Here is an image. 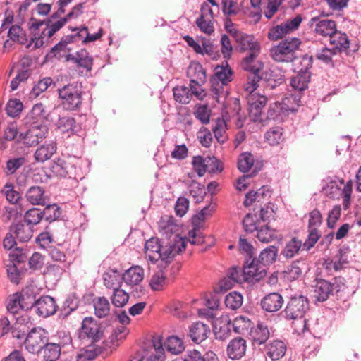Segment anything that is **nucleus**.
Segmentation results:
<instances>
[{
  "mask_svg": "<svg viewBox=\"0 0 361 361\" xmlns=\"http://www.w3.org/2000/svg\"><path fill=\"white\" fill-rule=\"evenodd\" d=\"M330 44L333 46V49L338 54L345 51L348 56L351 52H355L357 50L356 47L351 50L350 49V40L347 35L341 31H336L330 37Z\"/></svg>",
  "mask_w": 361,
  "mask_h": 361,
  "instance_id": "nucleus-12",
  "label": "nucleus"
},
{
  "mask_svg": "<svg viewBox=\"0 0 361 361\" xmlns=\"http://www.w3.org/2000/svg\"><path fill=\"white\" fill-rule=\"evenodd\" d=\"M294 73L295 75L290 78V85L293 90L304 94L305 91L308 89L312 75L299 71Z\"/></svg>",
  "mask_w": 361,
  "mask_h": 361,
  "instance_id": "nucleus-24",
  "label": "nucleus"
},
{
  "mask_svg": "<svg viewBox=\"0 0 361 361\" xmlns=\"http://www.w3.org/2000/svg\"><path fill=\"white\" fill-rule=\"evenodd\" d=\"M166 283V276L163 269L156 271L149 282L151 288L154 290H160Z\"/></svg>",
  "mask_w": 361,
  "mask_h": 361,
  "instance_id": "nucleus-48",
  "label": "nucleus"
},
{
  "mask_svg": "<svg viewBox=\"0 0 361 361\" xmlns=\"http://www.w3.org/2000/svg\"><path fill=\"white\" fill-rule=\"evenodd\" d=\"M173 92L175 100L180 104H188L192 97L190 87L189 88L184 85L175 87L173 89Z\"/></svg>",
  "mask_w": 361,
  "mask_h": 361,
  "instance_id": "nucleus-39",
  "label": "nucleus"
},
{
  "mask_svg": "<svg viewBox=\"0 0 361 361\" xmlns=\"http://www.w3.org/2000/svg\"><path fill=\"white\" fill-rule=\"evenodd\" d=\"M206 164V172L210 173H220L223 171V164L214 157L208 156L204 158Z\"/></svg>",
  "mask_w": 361,
  "mask_h": 361,
  "instance_id": "nucleus-56",
  "label": "nucleus"
},
{
  "mask_svg": "<svg viewBox=\"0 0 361 361\" xmlns=\"http://www.w3.org/2000/svg\"><path fill=\"white\" fill-rule=\"evenodd\" d=\"M301 43L298 37L285 38L269 49L270 56L276 62L291 63L298 58L296 51Z\"/></svg>",
  "mask_w": 361,
  "mask_h": 361,
  "instance_id": "nucleus-3",
  "label": "nucleus"
},
{
  "mask_svg": "<svg viewBox=\"0 0 361 361\" xmlns=\"http://www.w3.org/2000/svg\"><path fill=\"white\" fill-rule=\"evenodd\" d=\"M42 212L37 208H32L27 210L25 214V221L29 225H36L43 217Z\"/></svg>",
  "mask_w": 361,
  "mask_h": 361,
  "instance_id": "nucleus-59",
  "label": "nucleus"
},
{
  "mask_svg": "<svg viewBox=\"0 0 361 361\" xmlns=\"http://www.w3.org/2000/svg\"><path fill=\"white\" fill-rule=\"evenodd\" d=\"M254 161V157L250 153H242L238 158V167L240 171L247 172L252 168Z\"/></svg>",
  "mask_w": 361,
  "mask_h": 361,
  "instance_id": "nucleus-51",
  "label": "nucleus"
},
{
  "mask_svg": "<svg viewBox=\"0 0 361 361\" xmlns=\"http://www.w3.org/2000/svg\"><path fill=\"white\" fill-rule=\"evenodd\" d=\"M288 116L283 106L279 102L271 104L267 110V118L276 122H281Z\"/></svg>",
  "mask_w": 361,
  "mask_h": 361,
  "instance_id": "nucleus-36",
  "label": "nucleus"
},
{
  "mask_svg": "<svg viewBox=\"0 0 361 361\" xmlns=\"http://www.w3.org/2000/svg\"><path fill=\"white\" fill-rule=\"evenodd\" d=\"M15 233L16 238L21 242H27L32 237L31 228L23 224L16 225Z\"/></svg>",
  "mask_w": 361,
  "mask_h": 361,
  "instance_id": "nucleus-61",
  "label": "nucleus"
},
{
  "mask_svg": "<svg viewBox=\"0 0 361 361\" xmlns=\"http://www.w3.org/2000/svg\"><path fill=\"white\" fill-rule=\"evenodd\" d=\"M42 214L47 221L51 222L60 217L61 212L56 204H52L47 205Z\"/></svg>",
  "mask_w": 361,
  "mask_h": 361,
  "instance_id": "nucleus-55",
  "label": "nucleus"
},
{
  "mask_svg": "<svg viewBox=\"0 0 361 361\" xmlns=\"http://www.w3.org/2000/svg\"><path fill=\"white\" fill-rule=\"evenodd\" d=\"M23 108V103L18 99H10L6 106V111L8 116L16 117L20 115Z\"/></svg>",
  "mask_w": 361,
  "mask_h": 361,
  "instance_id": "nucleus-52",
  "label": "nucleus"
},
{
  "mask_svg": "<svg viewBox=\"0 0 361 361\" xmlns=\"http://www.w3.org/2000/svg\"><path fill=\"white\" fill-rule=\"evenodd\" d=\"M42 350L45 361H55L59 358L61 353L60 345L53 343L47 342Z\"/></svg>",
  "mask_w": 361,
  "mask_h": 361,
  "instance_id": "nucleus-42",
  "label": "nucleus"
},
{
  "mask_svg": "<svg viewBox=\"0 0 361 361\" xmlns=\"http://www.w3.org/2000/svg\"><path fill=\"white\" fill-rule=\"evenodd\" d=\"M51 20L52 19L50 18L47 19V20H49V23H47L46 28L42 32V34L47 35L48 38H51L56 32L60 30L64 26L60 19L55 23H52Z\"/></svg>",
  "mask_w": 361,
  "mask_h": 361,
  "instance_id": "nucleus-62",
  "label": "nucleus"
},
{
  "mask_svg": "<svg viewBox=\"0 0 361 361\" xmlns=\"http://www.w3.org/2000/svg\"><path fill=\"white\" fill-rule=\"evenodd\" d=\"M313 64V56L307 54L302 56L299 64L295 68L294 71H299V73H306V74L311 75V68Z\"/></svg>",
  "mask_w": 361,
  "mask_h": 361,
  "instance_id": "nucleus-50",
  "label": "nucleus"
},
{
  "mask_svg": "<svg viewBox=\"0 0 361 361\" xmlns=\"http://www.w3.org/2000/svg\"><path fill=\"white\" fill-rule=\"evenodd\" d=\"M48 341V332L42 327H35L27 335L24 344L29 353L38 354L42 350Z\"/></svg>",
  "mask_w": 361,
  "mask_h": 361,
  "instance_id": "nucleus-6",
  "label": "nucleus"
},
{
  "mask_svg": "<svg viewBox=\"0 0 361 361\" xmlns=\"http://www.w3.org/2000/svg\"><path fill=\"white\" fill-rule=\"evenodd\" d=\"M99 351L93 346L87 349H81L76 356V361H92L96 358Z\"/></svg>",
  "mask_w": 361,
  "mask_h": 361,
  "instance_id": "nucleus-60",
  "label": "nucleus"
},
{
  "mask_svg": "<svg viewBox=\"0 0 361 361\" xmlns=\"http://www.w3.org/2000/svg\"><path fill=\"white\" fill-rule=\"evenodd\" d=\"M180 361H218V358L212 351L207 352L202 355L199 351L192 350L188 351Z\"/></svg>",
  "mask_w": 361,
  "mask_h": 361,
  "instance_id": "nucleus-33",
  "label": "nucleus"
},
{
  "mask_svg": "<svg viewBox=\"0 0 361 361\" xmlns=\"http://www.w3.org/2000/svg\"><path fill=\"white\" fill-rule=\"evenodd\" d=\"M145 271L140 266H133L122 275L124 282L130 286L139 285L144 279Z\"/></svg>",
  "mask_w": 361,
  "mask_h": 361,
  "instance_id": "nucleus-25",
  "label": "nucleus"
},
{
  "mask_svg": "<svg viewBox=\"0 0 361 361\" xmlns=\"http://www.w3.org/2000/svg\"><path fill=\"white\" fill-rule=\"evenodd\" d=\"M285 82V75L279 68L269 69L259 75L257 74L249 75L244 89L247 92H254L259 83L266 89L274 90Z\"/></svg>",
  "mask_w": 361,
  "mask_h": 361,
  "instance_id": "nucleus-2",
  "label": "nucleus"
},
{
  "mask_svg": "<svg viewBox=\"0 0 361 361\" xmlns=\"http://www.w3.org/2000/svg\"><path fill=\"white\" fill-rule=\"evenodd\" d=\"M270 333L267 326L259 323L254 331H252V337L255 343L261 345L265 343L269 338Z\"/></svg>",
  "mask_w": 361,
  "mask_h": 361,
  "instance_id": "nucleus-38",
  "label": "nucleus"
},
{
  "mask_svg": "<svg viewBox=\"0 0 361 361\" xmlns=\"http://www.w3.org/2000/svg\"><path fill=\"white\" fill-rule=\"evenodd\" d=\"M61 104L67 111L78 110L82 105V92L77 85L69 83L58 90Z\"/></svg>",
  "mask_w": 361,
  "mask_h": 361,
  "instance_id": "nucleus-5",
  "label": "nucleus"
},
{
  "mask_svg": "<svg viewBox=\"0 0 361 361\" xmlns=\"http://www.w3.org/2000/svg\"><path fill=\"white\" fill-rule=\"evenodd\" d=\"M56 126L61 133L75 134L78 129L75 119L71 116L60 117L56 123Z\"/></svg>",
  "mask_w": 361,
  "mask_h": 361,
  "instance_id": "nucleus-31",
  "label": "nucleus"
},
{
  "mask_svg": "<svg viewBox=\"0 0 361 361\" xmlns=\"http://www.w3.org/2000/svg\"><path fill=\"white\" fill-rule=\"evenodd\" d=\"M247 348L246 341L242 338H235L231 340L227 346V354L232 360H238L245 354Z\"/></svg>",
  "mask_w": 361,
  "mask_h": 361,
  "instance_id": "nucleus-20",
  "label": "nucleus"
},
{
  "mask_svg": "<svg viewBox=\"0 0 361 361\" xmlns=\"http://www.w3.org/2000/svg\"><path fill=\"white\" fill-rule=\"evenodd\" d=\"M333 286L326 280L319 279L317 282L314 291V297L318 301L323 302L326 300L334 290Z\"/></svg>",
  "mask_w": 361,
  "mask_h": 361,
  "instance_id": "nucleus-29",
  "label": "nucleus"
},
{
  "mask_svg": "<svg viewBox=\"0 0 361 361\" xmlns=\"http://www.w3.org/2000/svg\"><path fill=\"white\" fill-rule=\"evenodd\" d=\"M56 152V144L54 142L49 143L45 142L39 148H38L35 153V157L37 161L44 162L49 159L53 154Z\"/></svg>",
  "mask_w": 361,
  "mask_h": 361,
  "instance_id": "nucleus-30",
  "label": "nucleus"
},
{
  "mask_svg": "<svg viewBox=\"0 0 361 361\" xmlns=\"http://www.w3.org/2000/svg\"><path fill=\"white\" fill-rule=\"evenodd\" d=\"M286 351V347L281 341H274L267 345V354L273 360L282 357Z\"/></svg>",
  "mask_w": 361,
  "mask_h": 361,
  "instance_id": "nucleus-34",
  "label": "nucleus"
},
{
  "mask_svg": "<svg viewBox=\"0 0 361 361\" xmlns=\"http://www.w3.org/2000/svg\"><path fill=\"white\" fill-rule=\"evenodd\" d=\"M213 326L214 334L219 338L228 336L232 326L231 321L228 315H222L214 319Z\"/></svg>",
  "mask_w": 361,
  "mask_h": 361,
  "instance_id": "nucleus-27",
  "label": "nucleus"
},
{
  "mask_svg": "<svg viewBox=\"0 0 361 361\" xmlns=\"http://www.w3.org/2000/svg\"><path fill=\"white\" fill-rule=\"evenodd\" d=\"M235 332L238 334H243L245 331H247L250 326L251 322L246 317L239 316L237 317L233 322H231Z\"/></svg>",
  "mask_w": 361,
  "mask_h": 361,
  "instance_id": "nucleus-53",
  "label": "nucleus"
},
{
  "mask_svg": "<svg viewBox=\"0 0 361 361\" xmlns=\"http://www.w3.org/2000/svg\"><path fill=\"white\" fill-rule=\"evenodd\" d=\"M260 50H252L241 62V67L243 70L250 73V75L259 73L263 67V63L260 61H255L256 57L259 54Z\"/></svg>",
  "mask_w": 361,
  "mask_h": 361,
  "instance_id": "nucleus-23",
  "label": "nucleus"
},
{
  "mask_svg": "<svg viewBox=\"0 0 361 361\" xmlns=\"http://www.w3.org/2000/svg\"><path fill=\"white\" fill-rule=\"evenodd\" d=\"M103 280L106 288H114L120 283L121 274L116 269H109L103 274Z\"/></svg>",
  "mask_w": 361,
  "mask_h": 361,
  "instance_id": "nucleus-44",
  "label": "nucleus"
},
{
  "mask_svg": "<svg viewBox=\"0 0 361 361\" xmlns=\"http://www.w3.org/2000/svg\"><path fill=\"white\" fill-rule=\"evenodd\" d=\"M302 18L301 15L298 14L295 16L293 18L288 19L284 23H282L285 30L287 34L295 31L298 29L300 23H302Z\"/></svg>",
  "mask_w": 361,
  "mask_h": 361,
  "instance_id": "nucleus-64",
  "label": "nucleus"
},
{
  "mask_svg": "<svg viewBox=\"0 0 361 361\" xmlns=\"http://www.w3.org/2000/svg\"><path fill=\"white\" fill-rule=\"evenodd\" d=\"M187 75L190 78V84L204 85L207 80L206 71L197 62L191 63L188 68Z\"/></svg>",
  "mask_w": 361,
  "mask_h": 361,
  "instance_id": "nucleus-22",
  "label": "nucleus"
},
{
  "mask_svg": "<svg viewBox=\"0 0 361 361\" xmlns=\"http://www.w3.org/2000/svg\"><path fill=\"white\" fill-rule=\"evenodd\" d=\"M278 255V249L275 246H269L262 250L259 255L260 263L264 265L274 262Z\"/></svg>",
  "mask_w": 361,
  "mask_h": 361,
  "instance_id": "nucleus-43",
  "label": "nucleus"
},
{
  "mask_svg": "<svg viewBox=\"0 0 361 361\" xmlns=\"http://www.w3.org/2000/svg\"><path fill=\"white\" fill-rule=\"evenodd\" d=\"M186 243L185 238L178 235L166 245H163L157 238H151L145 244V258L152 264L159 263L160 267L165 268L176 255L185 250Z\"/></svg>",
  "mask_w": 361,
  "mask_h": 361,
  "instance_id": "nucleus-1",
  "label": "nucleus"
},
{
  "mask_svg": "<svg viewBox=\"0 0 361 361\" xmlns=\"http://www.w3.org/2000/svg\"><path fill=\"white\" fill-rule=\"evenodd\" d=\"M147 361H164V349L159 337H153L147 350H145Z\"/></svg>",
  "mask_w": 361,
  "mask_h": 361,
  "instance_id": "nucleus-17",
  "label": "nucleus"
},
{
  "mask_svg": "<svg viewBox=\"0 0 361 361\" xmlns=\"http://www.w3.org/2000/svg\"><path fill=\"white\" fill-rule=\"evenodd\" d=\"M23 130L19 135H45L48 133L47 126L32 116H27L23 120Z\"/></svg>",
  "mask_w": 361,
  "mask_h": 361,
  "instance_id": "nucleus-10",
  "label": "nucleus"
},
{
  "mask_svg": "<svg viewBox=\"0 0 361 361\" xmlns=\"http://www.w3.org/2000/svg\"><path fill=\"white\" fill-rule=\"evenodd\" d=\"M283 304V298L279 293H271L261 300L262 308L266 312H275L279 310Z\"/></svg>",
  "mask_w": 361,
  "mask_h": 361,
  "instance_id": "nucleus-18",
  "label": "nucleus"
},
{
  "mask_svg": "<svg viewBox=\"0 0 361 361\" xmlns=\"http://www.w3.org/2000/svg\"><path fill=\"white\" fill-rule=\"evenodd\" d=\"M337 53L333 49L324 47L320 51L316 54V58L326 64L332 63V56Z\"/></svg>",
  "mask_w": 361,
  "mask_h": 361,
  "instance_id": "nucleus-63",
  "label": "nucleus"
},
{
  "mask_svg": "<svg viewBox=\"0 0 361 361\" xmlns=\"http://www.w3.org/2000/svg\"><path fill=\"white\" fill-rule=\"evenodd\" d=\"M194 114L196 118L200 120L202 124L209 123L211 109L207 104L195 105Z\"/></svg>",
  "mask_w": 361,
  "mask_h": 361,
  "instance_id": "nucleus-46",
  "label": "nucleus"
},
{
  "mask_svg": "<svg viewBox=\"0 0 361 361\" xmlns=\"http://www.w3.org/2000/svg\"><path fill=\"white\" fill-rule=\"evenodd\" d=\"M311 26L315 25L314 32L323 37H331L337 30L336 23L333 20H320L319 16L313 17L310 20Z\"/></svg>",
  "mask_w": 361,
  "mask_h": 361,
  "instance_id": "nucleus-13",
  "label": "nucleus"
},
{
  "mask_svg": "<svg viewBox=\"0 0 361 361\" xmlns=\"http://www.w3.org/2000/svg\"><path fill=\"white\" fill-rule=\"evenodd\" d=\"M128 332V329L124 326L117 327L109 338V342L111 343L109 348L115 349L118 345V342L126 338Z\"/></svg>",
  "mask_w": 361,
  "mask_h": 361,
  "instance_id": "nucleus-47",
  "label": "nucleus"
},
{
  "mask_svg": "<svg viewBox=\"0 0 361 361\" xmlns=\"http://www.w3.org/2000/svg\"><path fill=\"white\" fill-rule=\"evenodd\" d=\"M18 300L19 307L22 310H29L34 305L36 307L37 300L33 293L29 290H23L21 293H16V300Z\"/></svg>",
  "mask_w": 361,
  "mask_h": 361,
  "instance_id": "nucleus-32",
  "label": "nucleus"
},
{
  "mask_svg": "<svg viewBox=\"0 0 361 361\" xmlns=\"http://www.w3.org/2000/svg\"><path fill=\"white\" fill-rule=\"evenodd\" d=\"M66 61H72L77 67L82 68L89 73L91 71L93 66V59L85 49L76 51L75 55L68 54L66 56Z\"/></svg>",
  "mask_w": 361,
  "mask_h": 361,
  "instance_id": "nucleus-14",
  "label": "nucleus"
},
{
  "mask_svg": "<svg viewBox=\"0 0 361 361\" xmlns=\"http://www.w3.org/2000/svg\"><path fill=\"white\" fill-rule=\"evenodd\" d=\"M102 336V332L93 317H85L80 330V337L91 339L92 343L98 341Z\"/></svg>",
  "mask_w": 361,
  "mask_h": 361,
  "instance_id": "nucleus-11",
  "label": "nucleus"
},
{
  "mask_svg": "<svg viewBox=\"0 0 361 361\" xmlns=\"http://www.w3.org/2000/svg\"><path fill=\"white\" fill-rule=\"evenodd\" d=\"M83 31H87V27L82 26L79 32H77L75 34L68 35L63 36L59 42L55 44L50 50L49 55L50 57H54L57 59H60L62 57L61 54V51H70V49L67 48V46L75 42H78L83 38Z\"/></svg>",
  "mask_w": 361,
  "mask_h": 361,
  "instance_id": "nucleus-8",
  "label": "nucleus"
},
{
  "mask_svg": "<svg viewBox=\"0 0 361 361\" xmlns=\"http://www.w3.org/2000/svg\"><path fill=\"white\" fill-rule=\"evenodd\" d=\"M233 71L226 61V66H217L214 68V73L210 78L211 92L213 98L217 103H220L221 98H226L228 91L225 86L232 80Z\"/></svg>",
  "mask_w": 361,
  "mask_h": 361,
  "instance_id": "nucleus-4",
  "label": "nucleus"
},
{
  "mask_svg": "<svg viewBox=\"0 0 361 361\" xmlns=\"http://www.w3.org/2000/svg\"><path fill=\"white\" fill-rule=\"evenodd\" d=\"M285 277L289 281L297 279L302 274V269L299 261H294L284 271Z\"/></svg>",
  "mask_w": 361,
  "mask_h": 361,
  "instance_id": "nucleus-58",
  "label": "nucleus"
},
{
  "mask_svg": "<svg viewBox=\"0 0 361 361\" xmlns=\"http://www.w3.org/2000/svg\"><path fill=\"white\" fill-rule=\"evenodd\" d=\"M309 309V302L303 295L292 297L285 309L286 318L289 319H301Z\"/></svg>",
  "mask_w": 361,
  "mask_h": 361,
  "instance_id": "nucleus-7",
  "label": "nucleus"
},
{
  "mask_svg": "<svg viewBox=\"0 0 361 361\" xmlns=\"http://www.w3.org/2000/svg\"><path fill=\"white\" fill-rule=\"evenodd\" d=\"M27 200L33 205H44L47 202V197L44 190L39 186H32L26 192Z\"/></svg>",
  "mask_w": 361,
  "mask_h": 361,
  "instance_id": "nucleus-28",
  "label": "nucleus"
},
{
  "mask_svg": "<svg viewBox=\"0 0 361 361\" xmlns=\"http://www.w3.org/2000/svg\"><path fill=\"white\" fill-rule=\"evenodd\" d=\"M111 300L115 307H123L128 302L129 295L122 289L114 288Z\"/></svg>",
  "mask_w": 361,
  "mask_h": 361,
  "instance_id": "nucleus-45",
  "label": "nucleus"
},
{
  "mask_svg": "<svg viewBox=\"0 0 361 361\" xmlns=\"http://www.w3.org/2000/svg\"><path fill=\"white\" fill-rule=\"evenodd\" d=\"M303 248L302 241L296 237L292 238L286 243L281 255L286 259L293 258L297 255L301 248Z\"/></svg>",
  "mask_w": 361,
  "mask_h": 361,
  "instance_id": "nucleus-35",
  "label": "nucleus"
},
{
  "mask_svg": "<svg viewBox=\"0 0 361 361\" xmlns=\"http://www.w3.org/2000/svg\"><path fill=\"white\" fill-rule=\"evenodd\" d=\"M253 92H248L249 96L247 98L249 116L255 122L262 121V109L267 102V98Z\"/></svg>",
  "mask_w": 361,
  "mask_h": 361,
  "instance_id": "nucleus-9",
  "label": "nucleus"
},
{
  "mask_svg": "<svg viewBox=\"0 0 361 361\" xmlns=\"http://www.w3.org/2000/svg\"><path fill=\"white\" fill-rule=\"evenodd\" d=\"M37 312L39 315L47 317L54 314L57 310L54 299L50 296H43L37 300Z\"/></svg>",
  "mask_w": 361,
  "mask_h": 361,
  "instance_id": "nucleus-19",
  "label": "nucleus"
},
{
  "mask_svg": "<svg viewBox=\"0 0 361 361\" xmlns=\"http://www.w3.org/2000/svg\"><path fill=\"white\" fill-rule=\"evenodd\" d=\"M165 347L169 353L174 355L182 353L185 349L183 341L176 336H171L167 338Z\"/></svg>",
  "mask_w": 361,
  "mask_h": 361,
  "instance_id": "nucleus-40",
  "label": "nucleus"
},
{
  "mask_svg": "<svg viewBox=\"0 0 361 361\" xmlns=\"http://www.w3.org/2000/svg\"><path fill=\"white\" fill-rule=\"evenodd\" d=\"M308 236L303 243V250H309L314 246L321 237V232L319 228H308Z\"/></svg>",
  "mask_w": 361,
  "mask_h": 361,
  "instance_id": "nucleus-57",
  "label": "nucleus"
},
{
  "mask_svg": "<svg viewBox=\"0 0 361 361\" xmlns=\"http://www.w3.org/2000/svg\"><path fill=\"white\" fill-rule=\"evenodd\" d=\"M93 305L95 315L99 318L106 317L110 314V304L105 297H98L94 299Z\"/></svg>",
  "mask_w": 361,
  "mask_h": 361,
  "instance_id": "nucleus-37",
  "label": "nucleus"
},
{
  "mask_svg": "<svg viewBox=\"0 0 361 361\" xmlns=\"http://www.w3.org/2000/svg\"><path fill=\"white\" fill-rule=\"evenodd\" d=\"M302 96L303 94L295 91V92L287 93L284 96L281 104L288 115L298 110L302 104L301 99Z\"/></svg>",
  "mask_w": 361,
  "mask_h": 361,
  "instance_id": "nucleus-21",
  "label": "nucleus"
},
{
  "mask_svg": "<svg viewBox=\"0 0 361 361\" xmlns=\"http://www.w3.org/2000/svg\"><path fill=\"white\" fill-rule=\"evenodd\" d=\"M257 238L262 243H269L279 237V232L266 225L257 230Z\"/></svg>",
  "mask_w": 361,
  "mask_h": 361,
  "instance_id": "nucleus-41",
  "label": "nucleus"
},
{
  "mask_svg": "<svg viewBox=\"0 0 361 361\" xmlns=\"http://www.w3.org/2000/svg\"><path fill=\"white\" fill-rule=\"evenodd\" d=\"M53 80L49 77H46L40 80L35 84L30 92V98L38 97L42 92L46 91L47 88L52 84Z\"/></svg>",
  "mask_w": 361,
  "mask_h": 361,
  "instance_id": "nucleus-49",
  "label": "nucleus"
},
{
  "mask_svg": "<svg viewBox=\"0 0 361 361\" xmlns=\"http://www.w3.org/2000/svg\"><path fill=\"white\" fill-rule=\"evenodd\" d=\"M267 274L266 269L255 260L244 266L243 269V280L246 281H258Z\"/></svg>",
  "mask_w": 361,
  "mask_h": 361,
  "instance_id": "nucleus-15",
  "label": "nucleus"
},
{
  "mask_svg": "<svg viewBox=\"0 0 361 361\" xmlns=\"http://www.w3.org/2000/svg\"><path fill=\"white\" fill-rule=\"evenodd\" d=\"M225 304L227 307L236 310L243 304V296L237 292H231L226 296Z\"/></svg>",
  "mask_w": 361,
  "mask_h": 361,
  "instance_id": "nucleus-54",
  "label": "nucleus"
},
{
  "mask_svg": "<svg viewBox=\"0 0 361 361\" xmlns=\"http://www.w3.org/2000/svg\"><path fill=\"white\" fill-rule=\"evenodd\" d=\"M209 333V326L201 322L192 324L189 330V336L195 343H200L204 341Z\"/></svg>",
  "mask_w": 361,
  "mask_h": 361,
  "instance_id": "nucleus-26",
  "label": "nucleus"
},
{
  "mask_svg": "<svg viewBox=\"0 0 361 361\" xmlns=\"http://www.w3.org/2000/svg\"><path fill=\"white\" fill-rule=\"evenodd\" d=\"M233 37L238 43L236 49L240 51L260 50L259 42L255 41L252 35H244L243 32L235 30Z\"/></svg>",
  "mask_w": 361,
  "mask_h": 361,
  "instance_id": "nucleus-16",
  "label": "nucleus"
}]
</instances>
